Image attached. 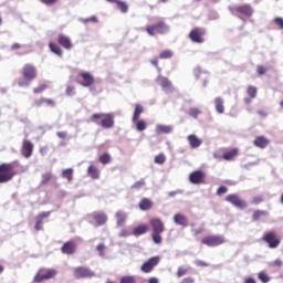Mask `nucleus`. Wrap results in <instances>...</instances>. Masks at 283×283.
Instances as JSON below:
<instances>
[{"instance_id":"nucleus-58","label":"nucleus","mask_w":283,"mask_h":283,"mask_svg":"<svg viewBox=\"0 0 283 283\" xmlns=\"http://www.w3.org/2000/svg\"><path fill=\"white\" fill-rule=\"evenodd\" d=\"M44 103H46V105H49V107H55L56 106V102H54V99L45 98Z\"/></svg>"},{"instance_id":"nucleus-9","label":"nucleus","mask_w":283,"mask_h":283,"mask_svg":"<svg viewBox=\"0 0 283 283\" xmlns=\"http://www.w3.org/2000/svg\"><path fill=\"white\" fill-rule=\"evenodd\" d=\"M73 277L75 280H87V279L96 277V272L92 271V269L90 268L76 266L73 269Z\"/></svg>"},{"instance_id":"nucleus-62","label":"nucleus","mask_w":283,"mask_h":283,"mask_svg":"<svg viewBox=\"0 0 283 283\" xmlns=\"http://www.w3.org/2000/svg\"><path fill=\"white\" fill-rule=\"evenodd\" d=\"M283 262L282 259H276L274 260V262L272 263V266H282Z\"/></svg>"},{"instance_id":"nucleus-53","label":"nucleus","mask_w":283,"mask_h":283,"mask_svg":"<svg viewBox=\"0 0 283 283\" xmlns=\"http://www.w3.org/2000/svg\"><path fill=\"white\" fill-rule=\"evenodd\" d=\"M90 21L92 23H98V18H96V15H93L91 18H86V19L83 20V23H90Z\"/></svg>"},{"instance_id":"nucleus-5","label":"nucleus","mask_w":283,"mask_h":283,"mask_svg":"<svg viewBox=\"0 0 283 283\" xmlns=\"http://www.w3.org/2000/svg\"><path fill=\"white\" fill-rule=\"evenodd\" d=\"M224 242H227V239L222 234H210L201 239V244L210 248L222 247Z\"/></svg>"},{"instance_id":"nucleus-55","label":"nucleus","mask_w":283,"mask_h":283,"mask_svg":"<svg viewBox=\"0 0 283 283\" xmlns=\"http://www.w3.org/2000/svg\"><path fill=\"white\" fill-rule=\"evenodd\" d=\"M179 283H196V279L191 276L184 277Z\"/></svg>"},{"instance_id":"nucleus-44","label":"nucleus","mask_w":283,"mask_h":283,"mask_svg":"<svg viewBox=\"0 0 283 283\" xmlns=\"http://www.w3.org/2000/svg\"><path fill=\"white\" fill-rule=\"evenodd\" d=\"M147 184L145 182V179H140L139 181H136L133 186L132 189H143Z\"/></svg>"},{"instance_id":"nucleus-26","label":"nucleus","mask_w":283,"mask_h":283,"mask_svg":"<svg viewBox=\"0 0 283 283\" xmlns=\"http://www.w3.org/2000/svg\"><path fill=\"white\" fill-rule=\"evenodd\" d=\"M266 217H269V211L256 209L252 213V221L260 222V220H262L263 218H266Z\"/></svg>"},{"instance_id":"nucleus-37","label":"nucleus","mask_w":283,"mask_h":283,"mask_svg":"<svg viewBox=\"0 0 283 283\" xmlns=\"http://www.w3.org/2000/svg\"><path fill=\"white\" fill-rule=\"evenodd\" d=\"M98 160L102 165H109V163H112V155H109V153H104L98 157Z\"/></svg>"},{"instance_id":"nucleus-34","label":"nucleus","mask_w":283,"mask_h":283,"mask_svg":"<svg viewBox=\"0 0 283 283\" xmlns=\"http://www.w3.org/2000/svg\"><path fill=\"white\" fill-rule=\"evenodd\" d=\"M171 132H174V128L171 126L157 125L156 127V134H171Z\"/></svg>"},{"instance_id":"nucleus-52","label":"nucleus","mask_w":283,"mask_h":283,"mask_svg":"<svg viewBox=\"0 0 283 283\" xmlns=\"http://www.w3.org/2000/svg\"><path fill=\"white\" fill-rule=\"evenodd\" d=\"M227 191H229V188H227L226 186H221L217 190V196H222V195L227 193Z\"/></svg>"},{"instance_id":"nucleus-11","label":"nucleus","mask_w":283,"mask_h":283,"mask_svg":"<svg viewBox=\"0 0 283 283\" xmlns=\"http://www.w3.org/2000/svg\"><path fill=\"white\" fill-rule=\"evenodd\" d=\"M188 36L192 43H203L205 36H207V29L200 27L193 28Z\"/></svg>"},{"instance_id":"nucleus-49","label":"nucleus","mask_w":283,"mask_h":283,"mask_svg":"<svg viewBox=\"0 0 283 283\" xmlns=\"http://www.w3.org/2000/svg\"><path fill=\"white\" fill-rule=\"evenodd\" d=\"M262 202H264L263 196H256L252 199V205H262Z\"/></svg>"},{"instance_id":"nucleus-35","label":"nucleus","mask_w":283,"mask_h":283,"mask_svg":"<svg viewBox=\"0 0 283 283\" xmlns=\"http://www.w3.org/2000/svg\"><path fill=\"white\" fill-rule=\"evenodd\" d=\"M62 178H65L67 182H72L74 180V169L67 168L62 171Z\"/></svg>"},{"instance_id":"nucleus-59","label":"nucleus","mask_w":283,"mask_h":283,"mask_svg":"<svg viewBox=\"0 0 283 283\" xmlns=\"http://www.w3.org/2000/svg\"><path fill=\"white\" fill-rule=\"evenodd\" d=\"M66 94L67 96H74V86H67Z\"/></svg>"},{"instance_id":"nucleus-31","label":"nucleus","mask_w":283,"mask_h":283,"mask_svg":"<svg viewBox=\"0 0 283 283\" xmlns=\"http://www.w3.org/2000/svg\"><path fill=\"white\" fill-rule=\"evenodd\" d=\"M214 107L218 114H224V99L222 97H216Z\"/></svg>"},{"instance_id":"nucleus-14","label":"nucleus","mask_w":283,"mask_h":283,"mask_svg":"<svg viewBox=\"0 0 283 283\" xmlns=\"http://www.w3.org/2000/svg\"><path fill=\"white\" fill-rule=\"evenodd\" d=\"M205 180H207V174L202 170H195L189 175L191 185H205Z\"/></svg>"},{"instance_id":"nucleus-15","label":"nucleus","mask_w":283,"mask_h":283,"mask_svg":"<svg viewBox=\"0 0 283 283\" xmlns=\"http://www.w3.org/2000/svg\"><path fill=\"white\" fill-rule=\"evenodd\" d=\"M227 202L233 205L238 209H247L248 205L247 201L242 200L238 195H228L226 198Z\"/></svg>"},{"instance_id":"nucleus-24","label":"nucleus","mask_w":283,"mask_h":283,"mask_svg":"<svg viewBox=\"0 0 283 283\" xmlns=\"http://www.w3.org/2000/svg\"><path fill=\"white\" fill-rule=\"evenodd\" d=\"M174 222L179 227H189V219L182 213H176L174 216Z\"/></svg>"},{"instance_id":"nucleus-33","label":"nucleus","mask_w":283,"mask_h":283,"mask_svg":"<svg viewBox=\"0 0 283 283\" xmlns=\"http://www.w3.org/2000/svg\"><path fill=\"white\" fill-rule=\"evenodd\" d=\"M115 4L117 10L123 12V14H127V12H129V4L126 3L125 1L116 0Z\"/></svg>"},{"instance_id":"nucleus-16","label":"nucleus","mask_w":283,"mask_h":283,"mask_svg":"<svg viewBox=\"0 0 283 283\" xmlns=\"http://www.w3.org/2000/svg\"><path fill=\"white\" fill-rule=\"evenodd\" d=\"M34 151V144L32 142L24 139L22 142V147H21V154L24 158H30Z\"/></svg>"},{"instance_id":"nucleus-28","label":"nucleus","mask_w":283,"mask_h":283,"mask_svg":"<svg viewBox=\"0 0 283 283\" xmlns=\"http://www.w3.org/2000/svg\"><path fill=\"white\" fill-rule=\"evenodd\" d=\"M188 143L192 149H198V147L202 145V139L198 138L196 135H189Z\"/></svg>"},{"instance_id":"nucleus-10","label":"nucleus","mask_w":283,"mask_h":283,"mask_svg":"<svg viewBox=\"0 0 283 283\" xmlns=\"http://www.w3.org/2000/svg\"><path fill=\"white\" fill-rule=\"evenodd\" d=\"M56 276V270L54 269H45L41 268L33 279V283H41L44 280H52V277Z\"/></svg>"},{"instance_id":"nucleus-23","label":"nucleus","mask_w":283,"mask_h":283,"mask_svg":"<svg viewBox=\"0 0 283 283\" xmlns=\"http://www.w3.org/2000/svg\"><path fill=\"white\" fill-rule=\"evenodd\" d=\"M240 154V149L238 148H232L228 151H226L220 158H222V160H235V158H238V155Z\"/></svg>"},{"instance_id":"nucleus-20","label":"nucleus","mask_w":283,"mask_h":283,"mask_svg":"<svg viewBox=\"0 0 283 283\" xmlns=\"http://www.w3.org/2000/svg\"><path fill=\"white\" fill-rule=\"evenodd\" d=\"M50 211L48 212H40L36 217H35V226L34 229L35 231H43V220H45V218H50Z\"/></svg>"},{"instance_id":"nucleus-39","label":"nucleus","mask_w":283,"mask_h":283,"mask_svg":"<svg viewBox=\"0 0 283 283\" xmlns=\"http://www.w3.org/2000/svg\"><path fill=\"white\" fill-rule=\"evenodd\" d=\"M247 94H248V96H250V98H255L258 96V87L248 86L247 87Z\"/></svg>"},{"instance_id":"nucleus-64","label":"nucleus","mask_w":283,"mask_h":283,"mask_svg":"<svg viewBox=\"0 0 283 283\" xmlns=\"http://www.w3.org/2000/svg\"><path fill=\"white\" fill-rule=\"evenodd\" d=\"M202 231H205L202 228H199V229H192V233H193V235H200V233H202Z\"/></svg>"},{"instance_id":"nucleus-22","label":"nucleus","mask_w":283,"mask_h":283,"mask_svg":"<svg viewBox=\"0 0 283 283\" xmlns=\"http://www.w3.org/2000/svg\"><path fill=\"white\" fill-rule=\"evenodd\" d=\"M93 220H95L98 227H103V224H107V216L105 212H94L92 214Z\"/></svg>"},{"instance_id":"nucleus-19","label":"nucleus","mask_w":283,"mask_h":283,"mask_svg":"<svg viewBox=\"0 0 283 283\" xmlns=\"http://www.w3.org/2000/svg\"><path fill=\"white\" fill-rule=\"evenodd\" d=\"M57 43H59V45L64 48V50H72V48H74L72 40L70 39V36L65 35V34L57 35Z\"/></svg>"},{"instance_id":"nucleus-51","label":"nucleus","mask_w":283,"mask_h":283,"mask_svg":"<svg viewBox=\"0 0 283 283\" xmlns=\"http://www.w3.org/2000/svg\"><path fill=\"white\" fill-rule=\"evenodd\" d=\"M256 73L259 74V76H264V74H266V67H264L263 65H258Z\"/></svg>"},{"instance_id":"nucleus-13","label":"nucleus","mask_w":283,"mask_h":283,"mask_svg":"<svg viewBox=\"0 0 283 283\" xmlns=\"http://www.w3.org/2000/svg\"><path fill=\"white\" fill-rule=\"evenodd\" d=\"M158 264H160V256H153L143 263L140 271L143 273H151V271H154Z\"/></svg>"},{"instance_id":"nucleus-21","label":"nucleus","mask_w":283,"mask_h":283,"mask_svg":"<svg viewBox=\"0 0 283 283\" xmlns=\"http://www.w3.org/2000/svg\"><path fill=\"white\" fill-rule=\"evenodd\" d=\"M270 143H271V140H269V138H266L264 136H258L253 140L254 147H259V149H266V147H269Z\"/></svg>"},{"instance_id":"nucleus-12","label":"nucleus","mask_w":283,"mask_h":283,"mask_svg":"<svg viewBox=\"0 0 283 283\" xmlns=\"http://www.w3.org/2000/svg\"><path fill=\"white\" fill-rule=\"evenodd\" d=\"M77 82L82 87H92L95 83L94 75L90 72H80L77 75Z\"/></svg>"},{"instance_id":"nucleus-1","label":"nucleus","mask_w":283,"mask_h":283,"mask_svg":"<svg viewBox=\"0 0 283 283\" xmlns=\"http://www.w3.org/2000/svg\"><path fill=\"white\" fill-rule=\"evenodd\" d=\"M25 174V166L21 165L19 160L0 164V185L12 182L15 176Z\"/></svg>"},{"instance_id":"nucleus-63","label":"nucleus","mask_w":283,"mask_h":283,"mask_svg":"<svg viewBox=\"0 0 283 283\" xmlns=\"http://www.w3.org/2000/svg\"><path fill=\"white\" fill-rule=\"evenodd\" d=\"M22 45L20 43H13L11 45V50L14 51V50H21Z\"/></svg>"},{"instance_id":"nucleus-29","label":"nucleus","mask_w":283,"mask_h":283,"mask_svg":"<svg viewBox=\"0 0 283 283\" xmlns=\"http://www.w3.org/2000/svg\"><path fill=\"white\" fill-rule=\"evenodd\" d=\"M117 220V227H125V222H127V213H125L123 210H119L115 214Z\"/></svg>"},{"instance_id":"nucleus-6","label":"nucleus","mask_w":283,"mask_h":283,"mask_svg":"<svg viewBox=\"0 0 283 283\" xmlns=\"http://www.w3.org/2000/svg\"><path fill=\"white\" fill-rule=\"evenodd\" d=\"M101 119V126L104 129H112L114 127V115L111 113H95L92 115V120Z\"/></svg>"},{"instance_id":"nucleus-46","label":"nucleus","mask_w":283,"mask_h":283,"mask_svg":"<svg viewBox=\"0 0 283 283\" xmlns=\"http://www.w3.org/2000/svg\"><path fill=\"white\" fill-rule=\"evenodd\" d=\"M188 114H189V116H191L192 118H198V115H199V114H202V112H201L200 109H198V108H190V109L188 111Z\"/></svg>"},{"instance_id":"nucleus-38","label":"nucleus","mask_w":283,"mask_h":283,"mask_svg":"<svg viewBox=\"0 0 283 283\" xmlns=\"http://www.w3.org/2000/svg\"><path fill=\"white\" fill-rule=\"evenodd\" d=\"M191 271V268H185V266H179L177 269L176 275L177 277H184V275H187Z\"/></svg>"},{"instance_id":"nucleus-25","label":"nucleus","mask_w":283,"mask_h":283,"mask_svg":"<svg viewBox=\"0 0 283 283\" xmlns=\"http://www.w3.org/2000/svg\"><path fill=\"white\" fill-rule=\"evenodd\" d=\"M138 207L140 211H149L150 209H154V201L149 198H143L139 201Z\"/></svg>"},{"instance_id":"nucleus-2","label":"nucleus","mask_w":283,"mask_h":283,"mask_svg":"<svg viewBox=\"0 0 283 283\" xmlns=\"http://www.w3.org/2000/svg\"><path fill=\"white\" fill-rule=\"evenodd\" d=\"M20 74L21 76L14 80L13 85L18 87H30V83L39 76V71L34 64L27 63L22 66Z\"/></svg>"},{"instance_id":"nucleus-8","label":"nucleus","mask_w":283,"mask_h":283,"mask_svg":"<svg viewBox=\"0 0 283 283\" xmlns=\"http://www.w3.org/2000/svg\"><path fill=\"white\" fill-rule=\"evenodd\" d=\"M261 240L269 245V249H277V247H280V244L282 243V240L280 239L277 232L275 231L264 232Z\"/></svg>"},{"instance_id":"nucleus-7","label":"nucleus","mask_w":283,"mask_h":283,"mask_svg":"<svg viewBox=\"0 0 283 283\" xmlns=\"http://www.w3.org/2000/svg\"><path fill=\"white\" fill-rule=\"evenodd\" d=\"M229 11L235 17H238V14L241 17H247L248 19L253 17V7H251V4L232 6L229 7Z\"/></svg>"},{"instance_id":"nucleus-41","label":"nucleus","mask_w":283,"mask_h":283,"mask_svg":"<svg viewBox=\"0 0 283 283\" xmlns=\"http://www.w3.org/2000/svg\"><path fill=\"white\" fill-rule=\"evenodd\" d=\"M258 279L261 280L263 283L271 282V276L266 274V272H260Z\"/></svg>"},{"instance_id":"nucleus-61","label":"nucleus","mask_w":283,"mask_h":283,"mask_svg":"<svg viewBox=\"0 0 283 283\" xmlns=\"http://www.w3.org/2000/svg\"><path fill=\"white\" fill-rule=\"evenodd\" d=\"M56 136L59 138L65 139V138H67V132H57Z\"/></svg>"},{"instance_id":"nucleus-18","label":"nucleus","mask_w":283,"mask_h":283,"mask_svg":"<svg viewBox=\"0 0 283 283\" xmlns=\"http://www.w3.org/2000/svg\"><path fill=\"white\" fill-rule=\"evenodd\" d=\"M157 83L160 85V87H163V90H165V92H174V84L169 78L159 75L157 77Z\"/></svg>"},{"instance_id":"nucleus-17","label":"nucleus","mask_w":283,"mask_h":283,"mask_svg":"<svg viewBox=\"0 0 283 283\" xmlns=\"http://www.w3.org/2000/svg\"><path fill=\"white\" fill-rule=\"evenodd\" d=\"M61 252L64 255H74V253H76V242L74 241H67L65 242L62 248H61Z\"/></svg>"},{"instance_id":"nucleus-50","label":"nucleus","mask_w":283,"mask_h":283,"mask_svg":"<svg viewBox=\"0 0 283 283\" xmlns=\"http://www.w3.org/2000/svg\"><path fill=\"white\" fill-rule=\"evenodd\" d=\"M96 251L99 253L101 258H103V256L105 255V244L99 243V244L96 247Z\"/></svg>"},{"instance_id":"nucleus-57","label":"nucleus","mask_w":283,"mask_h":283,"mask_svg":"<svg viewBox=\"0 0 283 283\" xmlns=\"http://www.w3.org/2000/svg\"><path fill=\"white\" fill-rule=\"evenodd\" d=\"M132 235V232H129V230L127 229H123L120 232H119V238H127Z\"/></svg>"},{"instance_id":"nucleus-42","label":"nucleus","mask_w":283,"mask_h":283,"mask_svg":"<svg viewBox=\"0 0 283 283\" xmlns=\"http://www.w3.org/2000/svg\"><path fill=\"white\" fill-rule=\"evenodd\" d=\"M50 180H52V172H44L42 175L41 185H48V182H50Z\"/></svg>"},{"instance_id":"nucleus-48","label":"nucleus","mask_w":283,"mask_h":283,"mask_svg":"<svg viewBox=\"0 0 283 283\" xmlns=\"http://www.w3.org/2000/svg\"><path fill=\"white\" fill-rule=\"evenodd\" d=\"M274 24L276 25V28H279V30H283V18H275L274 19Z\"/></svg>"},{"instance_id":"nucleus-4","label":"nucleus","mask_w":283,"mask_h":283,"mask_svg":"<svg viewBox=\"0 0 283 283\" xmlns=\"http://www.w3.org/2000/svg\"><path fill=\"white\" fill-rule=\"evenodd\" d=\"M146 32L149 36H156V34H167L169 32V25L165 20H159L154 24L146 27Z\"/></svg>"},{"instance_id":"nucleus-40","label":"nucleus","mask_w":283,"mask_h":283,"mask_svg":"<svg viewBox=\"0 0 283 283\" xmlns=\"http://www.w3.org/2000/svg\"><path fill=\"white\" fill-rule=\"evenodd\" d=\"M166 161H167V157H165V154L163 153H160L155 157L156 165H165Z\"/></svg>"},{"instance_id":"nucleus-56","label":"nucleus","mask_w":283,"mask_h":283,"mask_svg":"<svg viewBox=\"0 0 283 283\" xmlns=\"http://www.w3.org/2000/svg\"><path fill=\"white\" fill-rule=\"evenodd\" d=\"M43 103H45V97H41L40 99H36L33 103V107H41V105H43Z\"/></svg>"},{"instance_id":"nucleus-36","label":"nucleus","mask_w":283,"mask_h":283,"mask_svg":"<svg viewBox=\"0 0 283 283\" xmlns=\"http://www.w3.org/2000/svg\"><path fill=\"white\" fill-rule=\"evenodd\" d=\"M143 112H144L143 105L136 104L135 105V111H134V114H133V122L134 123H136V120H138V118H140V114H143Z\"/></svg>"},{"instance_id":"nucleus-30","label":"nucleus","mask_w":283,"mask_h":283,"mask_svg":"<svg viewBox=\"0 0 283 283\" xmlns=\"http://www.w3.org/2000/svg\"><path fill=\"white\" fill-rule=\"evenodd\" d=\"M147 231H149V227L147 224H142L133 229V235L138 238V235H145Z\"/></svg>"},{"instance_id":"nucleus-45","label":"nucleus","mask_w":283,"mask_h":283,"mask_svg":"<svg viewBox=\"0 0 283 283\" xmlns=\"http://www.w3.org/2000/svg\"><path fill=\"white\" fill-rule=\"evenodd\" d=\"M136 129L137 132H145V129H147V123H145V120L137 122Z\"/></svg>"},{"instance_id":"nucleus-3","label":"nucleus","mask_w":283,"mask_h":283,"mask_svg":"<svg viewBox=\"0 0 283 283\" xmlns=\"http://www.w3.org/2000/svg\"><path fill=\"white\" fill-rule=\"evenodd\" d=\"M150 227L153 228L151 239L155 244H163V237L160 233H165V223L159 218L150 219Z\"/></svg>"},{"instance_id":"nucleus-43","label":"nucleus","mask_w":283,"mask_h":283,"mask_svg":"<svg viewBox=\"0 0 283 283\" xmlns=\"http://www.w3.org/2000/svg\"><path fill=\"white\" fill-rule=\"evenodd\" d=\"M174 52L171 50H165L159 54V59H171Z\"/></svg>"},{"instance_id":"nucleus-60","label":"nucleus","mask_w":283,"mask_h":283,"mask_svg":"<svg viewBox=\"0 0 283 283\" xmlns=\"http://www.w3.org/2000/svg\"><path fill=\"white\" fill-rule=\"evenodd\" d=\"M196 266H209V264H207V262L201 261V260H197L195 261Z\"/></svg>"},{"instance_id":"nucleus-32","label":"nucleus","mask_w":283,"mask_h":283,"mask_svg":"<svg viewBox=\"0 0 283 283\" xmlns=\"http://www.w3.org/2000/svg\"><path fill=\"white\" fill-rule=\"evenodd\" d=\"M49 48L50 51L55 54L56 56H63V49H61V46H59V44L54 43V42H50L49 43Z\"/></svg>"},{"instance_id":"nucleus-47","label":"nucleus","mask_w":283,"mask_h":283,"mask_svg":"<svg viewBox=\"0 0 283 283\" xmlns=\"http://www.w3.org/2000/svg\"><path fill=\"white\" fill-rule=\"evenodd\" d=\"M48 87L46 84H41L33 88V94H41L42 92H45V88Z\"/></svg>"},{"instance_id":"nucleus-54","label":"nucleus","mask_w":283,"mask_h":283,"mask_svg":"<svg viewBox=\"0 0 283 283\" xmlns=\"http://www.w3.org/2000/svg\"><path fill=\"white\" fill-rule=\"evenodd\" d=\"M41 3H44V6H55V3H59V0H40Z\"/></svg>"},{"instance_id":"nucleus-27","label":"nucleus","mask_w":283,"mask_h":283,"mask_svg":"<svg viewBox=\"0 0 283 283\" xmlns=\"http://www.w3.org/2000/svg\"><path fill=\"white\" fill-rule=\"evenodd\" d=\"M87 176L93 180H98V178H101V170H98V167L91 165L87 168Z\"/></svg>"}]
</instances>
